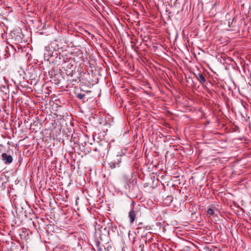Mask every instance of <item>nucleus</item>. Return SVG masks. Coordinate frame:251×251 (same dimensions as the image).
<instances>
[{
  "instance_id": "obj_1",
  "label": "nucleus",
  "mask_w": 251,
  "mask_h": 251,
  "mask_svg": "<svg viewBox=\"0 0 251 251\" xmlns=\"http://www.w3.org/2000/svg\"><path fill=\"white\" fill-rule=\"evenodd\" d=\"M141 216L140 210L137 207H133L128 213L130 224H133L136 218Z\"/></svg>"
},
{
  "instance_id": "obj_2",
  "label": "nucleus",
  "mask_w": 251,
  "mask_h": 251,
  "mask_svg": "<svg viewBox=\"0 0 251 251\" xmlns=\"http://www.w3.org/2000/svg\"><path fill=\"white\" fill-rule=\"evenodd\" d=\"M1 158L5 164H10L13 161V157L10 155H8L6 153H2Z\"/></svg>"
},
{
  "instance_id": "obj_3",
  "label": "nucleus",
  "mask_w": 251,
  "mask_h": 251,
  "mask_svg": "<svg viewBox=\"0 0 251 251\" xmlns=\"http://www.w3.org/2000/svg\"><path fill=\"white\" fill-rule=\"evenodd\" d=\"M121 156H118L115 160H113V161L111 162L109 164L110 165V167L112 169H113L115 168L116 166H118L120 163L121 162Z\"/></svg>"
},
{
  "instance_id": "obj_4",
  "label": "nucleus",
  "mask_w": 251,
  "mask_h": 251,
  "mask_svg": "<svg viewBox=\"0 0 251 251\" xmlns=\"http://www.w3.org/2000/svg\"><path fill=\"white\" fill-rule=\"evenodd\" d=\"M195 75L201 83L203 84L206 82V79L202 73H199L198 74H195Z\"/></svg>"
},
{
  "instance_id": "obj_5",
  "label": "nucleus",
  "mask_w": 251,
  "mask_h": 251,
  "mask_svg": "<svg viewBox=\"0 0 251 251\" xmlns=\"http://www.w3.org/2000/svg\"><path fill=\"white\" fill-rule=\"evenodd\" d=\"M94 245L96 246L98 251H102L101 247H100V243L99 240H95L94 242Z\"/></svg>"
},
{
  "instance_id": "obj_6",
  "label": "nucleus",
  "mask_w": 251,
  "mask_h": 251,
  "mask_svg": "<svg viewBox=\"0 0 251 251\" xmlns=\"http://www.w3.org/2000/svg\"><path fill=\"white\" fill-rule=\"evenodd\" d=\"M207 213L210 216L213 215L214 214V210L212 208H208Z\"/></svg>"
},
{
  "instance_id": "obj_7",
  "label": "nucleus",
  "mask_w": 251,
  "mask_h": 251,
  "mask_svg": "<svg viewBox=\"0 0 251 251\" xmlns=\"http://www.w3.org/2000/svg\"><path fill=\"white\" fill-rule=\"evenodd\" d=\"M85 95L84 94L82 93H78L77 94V98L80 100H82L84 97Z\"/></svg>"
},
{
  "instance_id": "obj_8",
  "label": "nucleus",
  "mask_w": 251,
  "mask_h": 251,
  "mask_svg": "<svg viewBox=\"0 0 251 251\" xmlns=\"http://www.w3.org/2000/svg\"><path fill=\"white\" fill-rule=\"evenodd\" d=\"M7 49L9 50L10 49L12 50V52L14 53L15 51H17L16 49L14 48L13 45H9V47H7Z\"/></svg>"
},
{
  "instance_id": "obj_9",
  "label": "nucleus",
  "mask_w": 251,
  "mask_h": 251,
  "mask_svg": "<svg viewBox=\"0 0 251 251\" xmlns=\"http://www.w3.org/2000/svg\"><path fill=\"white\" fill-rule=\"evenodd\" d=\"M143 223H139L138 224V228H141L142 227Z\"/></svg>"
},
{
  "instance_id": "obj_10",
  "label": "nucleus",
  "mask_w": 251,
  "mask_h": 251,
  "mask_svg": "<svg viewBox=\"0 0 251 251\" xmlns=\"http://www.w3.org/2000/svg\"><path fill=\"white\" fill-rule=\"evenodd\" d=\"M168 198L170 200L172 201V196H168Z\"/></svg>"
},
{
  "instance_id": "obj_11",
  "label": "nucleus",
  "mask_w": 251,
  "mask_h": 251,
  "mask_svg": "<svg viewBox=\"0 0 251 251\" xmlns=\"http://www.w3.org/2000/svg\"><path fill=\"white\" fill-rule=\"evenodd\" d=\"M17 47H18V50H20V48H19V47L18 46H17Z\"/></svg>"
},
{
  "instance_id": "obj_12",
  "label": "nucleus",
  "mask_w": 251,
  "mask_h": 251,
  "mask_svg": "<svg viewBox=\"0 0 251 251\" xmlns=\"http://www.w3.org/2000/svg\"><path fill=\"white\" fill-rule=\"evenodd\" d=\"M132 204L133 205V206H134V202H132Z\"/></svg>"
}]
</instances>
